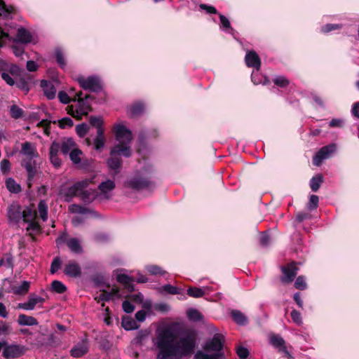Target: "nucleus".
I'll use <instances>...</instances> for the list:
<instances>
[{"label": "nucleus", "mask_w": 359, "mask_h": 359, "mask_svg": "<svg viewBox=\"0 0 359 359\" xmlns=\"http://www.w3.org/2000/svg\"><path fill=\"white\" fill-rule=\"evenodd\" d=\"M176 336L173 329L165 327L158 329L154 345L158 350L157 359H181L191 355L196 345V335L193 332L182 334L175 343Z\"/></svg>", "instance_id": "1"}, {"label": "nucleus", "mask_w": 359, "mask_h": 359, "mask_svg": "<svg viewBox=\"0 0 359 359\" xmlns=\"http://www.w3.org/2000/svg\"><path fill=\"white\" fill-rule=\"evenodd\" d=\"M115 136L118 144L111 149L110 158L107 161V165L114 171L115 174H117L119 172L121 165L120 155L122 154L125 157L131 156L130 144L133 136L130 130L121 125L116 126Z\"/></svg>", "instance_id": "2"}, {"label": "nucleus", "mask_w": 359, "mask_h": 359, "mask_svg": "<svg viewBox=\"0 0 359 359\" xmlns=\"http://www.w3.org/2000/svg\"><path fill=\"white\" fill-rule=\"evenodd\" d=\"M90 97L88 95H86L83 97L81 91L77 93L72 99L74 102H77V103L75 105L72 104L67 107L68 113L76 119H81L83 116H86L92 110L88 102V99Z\"/></svg>", "instance_id": "3"}, {"label": "nucleus", "mask_w": 359, "mask_h": 359, "mask_svg": "<svg viewBox=\"0 0 359 359\" xmlns=\"http://www.w3.org/2000/svg\"><path fill=\"white\" fill-rule=\"evenodd\" d=\"M153 186L154 182L149 173L143 170L136 172L124 182L125 187L137 191L149 189Z\"/></svg>", "instance_id": "4"}, {"label": "nucleus", "mask_w": 359, "mask_h": 359, "mask_svg": "<svg viewBox=\"0 0 359 359\" xmlns=\"http://www.w3.org/2000/svg\"><path fill=\"white\" fill-rule=\"evenodd\" d=\"M224 343V336L221 334H215L211 339L205 342L203 349L208 353L212 352V355H219V358H221L224 356L222 351Z\"/></svg>", "instance_id": "5"}, {"label": "nucleus", "mask_w": 359, "mask_h": 359, "mask_svg": "<svg viewBox=\"0 0 359 359\" xmlns=\"http://www.w3.org/2000/svg\"><path fill=\"white\" fill-rule=\"evenodd\" d=\"M57 246L66 243L70 251L75 254H81L83 252V248L81 241L77 238H67L66 232L62 233L55 240Z\"/></svg>", "instance_id": "6"}, {"label": "nucleus", "mask_w": 359, "mask_h": 359, "mask_svg": "<svg viewBox=\"0 0 359 359\" xmlns=\"http://www.w3.org/2000/svg\"><path fill=\"white\" fill-rule=\"evenodd\" d=\"M2 343H4L2 355L6 359L20 358L27 351V348L23 345L8 344L6 341H3Z\"/></svg>", "instance_id": "7"}, {"label": "nucleus", "mask_w": 359, "mask_h": 359, "mask_svg": "<svg viewBox=\"0 0 359 359\" xmlns=\"http://www.w3.org/2000/svg\"><path fill=\"white\" fill-rule=\"evenodd\" d=\"M90 123L97 128V137L94 140V147L96 150H100L105 144L102 119L98 117L91 116L90 118Z\"/></svg>", "instance_id": "8"}, {"label": "nucleus", "mask_w": 359, "mask_h": 359, "mask_svg": "<svg viewBox=\"0 0 359 359\" xmlns=\"http://www.w3.org/2000/svg\"><path fill=\"white\" fill-rule=\"evenodd\" d=\"M80 86L84 89L92 92H99L102 90V85L98 77L90 76L87 78L84 76H79L77 78Z\"/></svg>", "instance_id": "9"}, {"label": "nucleus", "mask_w": 359, "mask_h": 359, "mask_svg": "<svg viewBox=\"0 0 359 359\" xmlns=\"http://www.w3.org/2000/svg\"><path fill=\"white\" fill-rule=\"evenodd\" d=\"M280 269L283 276H280V280L283 284L291 283L295 278L299 271V268L296 266L294 262H291L286 266H283Z\"/></svg>", "instance_id": "10"}, {"label": "nucleus", "mask_w": 359, "mask_h": 359, "mask_svg": "<svg viewBox=\"0 0 359 359\" xmlns=\"http://www.w3.org/2000/svg\"><path fill=\"white\" fill-rule=\"evenodd\" d=\"M336 149L337 146L335 144H330L323 147L313 156V165L320 166L323 161L328 158L336 151Z\"/></svg>", "instance_id": "11"}, {"label": "nucleus", "mask_w": 359, "mask_h": 359, "mask_svg": "<svg viewBox=\"0 0 359 359\" xmlns=\"http://www.w3.org/2000/svg\"><path fill=\"white\" fill-rule=\"evenodd\" d=\"M21 207L18 203H13L8 208V218L11 224H18L22 219Z\"/></svg>", "instance_id": "12"}, {"label": "nucleus", "mask_w": 359, "mask_h": 359, "mask_svg": "<svg viewBox=\"0 0 359 359\" xmlns=\"http://www.w3.org/2000/svg\"><path fill=\"white\" fill-rule=\"evenodd\" d=\"M20 153L26 157L23 161H32L39 156L36 147L29 142L22 144Z\"/></svg>", "instance_id": "13"}, {"label": "nucleus", "mask_w": 359, "mask_h": 359, "mask_svg": "<svg viewBox=\"0 0 359 359\" xmlns=\"http://www.w3.org/2000/svg\"><path fill=\"white\" fill-rule=\"evenodd\" d=\"M88 340L86 337L71 349L70 353L73 357L80 358L86 354L88 352Z\"/></svg>", "instance_id": "14"}, {"label": "nucleus", "mask_w": 359, "mask_h": 359, "mask_svg": "<svg viewBox=\"0 0 359 359\" xmlns=\"http://www.w3.org/2000/svg\"><path fill=\"white\" fill-rule=\"evenodd\" d=\"M64 273L68 276L77 278L81 275V269L77 262L70 261L65 265Z\"/></svg>", "instance_id": "15"}, {"label": "nucleus", "mask_w": 359, "mask_h": 359, "mask_svg": "<svg viewBox=\"0 0 359 359\" xmlns=\"http://www.w3.org/2000/svg\"><path fill=\"white\" fill-rule=\"evenodd\" d=\"M43 302L44 299L43 297L35 294H31L29 297L27 302L19 304L18 307L25 310H33L37 304H42Z\"/></svg>", "instance_id": "16"}, {"label": "nucleus", "mask_w": 359, "mask_h": 359, "mask_svg": "<svg viewBox=\"0 0 359 359\" xmlns=\"http://www.w3.org/2000/svg\"><path fill=\"white\" fill-rule=\"evenodd\" d=\"M246 65L259 70L261 67V60L257 53L253 50L247 53L245 57Z\"/></svg>", "instance_id": "17"}, {"label": "nucleus", "mask_w": 359, "mask_h": 359, "mask_svg": "<svg viewBox=\"0 0 359 359\" xmlns=\"http://www.w3.org/2000/svg\"><path fill=\"white\" fill-rule=\"evenodd\" d=\"M22 165L27 172V184L31 187L33 179L36 173L34 161H23Z\"/></svg>", "instance_id": "18"}, {"label": "nucleus", "mask_w": 359, "mask_h": 359, "mask_svg": "<svg viewBox=\"0 0 359 359\" xmlns=\"http://www.w3.org/2000/svg\"><path fill=\"white\" fill-rule=\"evenodd\" d=\"M41 87L43 89L44 95L48 99L52 100L55 97L56 89L50 81L45 80L41 81Z\"/></svg>", "instance_id": "19"}, {"label": "nucleus", "mask_w": 359, "mask_h": 359, "mask_svg": "<svg viewBox=\"0 0 359 359\" xmlns=\"http://www.w3.org/2000/svg\"><path fill=\"white\" fill-rule=\"evenodd\" d=\"M115 188V183L113 180H107L105 182H102L99 186L98 189L100 191V195L104 198H109L108 193L112 191Z\"/></svg>", "instance_id": "20"}, {"label": "nucleus", "mask_w": 359, "mask_h": 359, "mask_svg": "<svg viewBox=\"0 0 359 359\" xmlns=\"http://www.w3.org/2000/svg\"><path fill=\"white\" fill-rule=\"evenodd\" d=\"M32 36L29 30L25 28H19L16 35L15 41L22 43H28L32 42Z\"/></svg>", "instance_id": "21"}, {"label": "nucleus", "mask_w": 359, "mask_h": 359, "mask_svg": "<svg viewBox=\"0 0 359 359\" xmlns=\"http://www.w3.org/2000/svg\"><path fill=\"white\" fill-rule=\"evenodd\" d=\"M117 280L124 285L128 291L133 292L134 290V285H133L134 280L132 277L126 274H119L117 276Z\"/></svg>", "instance_id": "22"}, {"label": "nucleus", "mask_w": 359, "mask_h": 359, "mask_svg": "<svg viewBox=\"0 0 359 359\" xmlns=\"http://www.w3.org/2000/svg\"><path fill=\"white\" fill-rule=\"evenodd\" d=\"M18 323L20 325H38L37 320L32 317V316H28L25 314H20L18 319Z\"/></svg>", "instance_id": "23"}, {"label": "nucleus", "mask_w": 359, "mask_h": 359, "mask_svg": "<svg viewBox=\"0 0 359 359\" xmlns=\"http://www.w3.org/2000/svg\"><path fill=\"white\" fill-rule=\"evenodd\" d=\"M78 193L79 192L73 185L65 190L61 191L60 195L64 198L65 201L70 202Z\"/></svg>", "instance_id": "24"}, {"label": "nucleus", "mask_w": 359, "mask_h": 359, "mask_svg": "<svg viewBox=\"0 0 359 359\" xmlns=\"http://www.w3.org/2000/svg\"><path fill=\"white\" fill-rule=\"evenodd\" d=\"M28 226L26 228L29 235L34 238V235L39 234L41 231L40 225L39 224L36 219L27 223Z\"/></svg>", "instance_id": "25"}, {"label": "nucleus", "mask_w": 359, "mask_h": 359, "mask_svg": "<svg viewBox=\"0 0 359 359\" xmlns=\"http://www.w3.org/2000/svg\"><path fill=\"white\" fill-rule=\"evenodd\" d=\"M231 315L233 320L238 325H244L248 323V318L240 311L233 310Z\"/></svg>", "instance_id": "26"}, {"label": "nucleus", "mask_w": 359, "mask_h": 359, "mask_svg": "<svg viewBox=\"0 0 359 359\" xmlns=\"http://www.w3.org/2000/svg\"><path fill=\"white\" fill-rule=\"evenodd\" d=\"M30 287V283L28 281H23L20 285L14 286L12 287V291L15 294L22 295L28 292Z\"/></svg>", "instance_id": "27"}, {"label": "nucleus", "mask_w": 359, "mask_h": 359, "mask_svg": "<svg viewBox=\"0 0 359 359\" xmlns=\"http://www.w3.org/2000/svg\"><path fill=\"white\" fill-rule=\"evenodd\" d=\"M76 144L72 138L64 140L60 145V149L63 154L70 153L74 149Z\"/></svg>", "instance_id": "28"}, {"label": "nucleus", "mask_w": 359, "mask_h": 359, "mask_svg": "<svg viewBox=\"0 0 359 359\" xmlns=\"http://www.w3.org/2000/svg\"><path fill=\"white\" fill-rule=\"evenodd\" d=\"M323 182V177L320 174L313 176L310 180V187L313 191L316 192Z\"/></svg>", "instance_id": "29"}, {"label": "nucleus", "mask_w": 359, "mask_h": 359, "mask_svg": "<svg viewBox=\"0 0 359 359\" xmlns=\"http://www.w3.org/2000/svg\"><path fill=\"white\" fill-rule=\"evenodd\" d=\"M22 219L25 223L36 219V212L29 208H27L22 212Z\"/></svg>", "instance_id": "30"}, {"label": "nucleus", "mask_w": 359, "mask_h": 359, "mask_svg": "<svg viewBox=\"0 0 359 359\" xmlns=\"http://www.w3.org/2000/svg\"><path fill=\"white\" fill-rule=\"evenodd\" d=\"M38 212L43 221L48 219V206L44 201H41L38 204Z\"/></svg>", "instance_id": "31"}, {"label": "nucleus", "mask_w": 359, "mask_h": 359, "mask_svg": "<svg viewBox=\"0 0 359 359\" xmlns=\"http://www.w3.org/2000/svg\"><path fill=\"white\" fill-rule=\"evenodd\" d=\"M6 184L7 189L12 193H19L21 191L20 186L12 178H8Z\"/></svg>", "instance_id": "32"}, {"label": "nucleus", "mask_w": 359, "mask_h": 359, "mask_svg": "<svg viewBox=\"0 0 359 359\" xmlns=\"http://www.w3.org/2000/svg\"><path fill=\"white\" fill-rule=\"evenodd\" d=\"M187 294L191 297L199 298L204 296L205 292L201 288L191 287L187 290Z\"/></svg>", "instance_id": "33"}, {"label": "nucleus", "mask_w": 359, "mask_h": 359, "mask_svg": "<svg viewBox=\"0 0 359 359\" xmlns=\"http://www.w3.org/2000/svg\"><path fill=\"white\" fill-rule=\"evenodd\" d=\"M2 266H5L7 268L13 269V256L10 253H6L4 255V257L0 259V267Z\"/></svg>", "instance_id": "34"}, {"label": "nucleus", "mask_w": 359, "mask_h": 359, "mask_svg": "<svg viewBox=\"0 0 359 359\" xmlns=\"http://www.w3.org/2000/svg\"><path fill=\"white\" fill-rule=\"evenodd\" d=\"M82 155L81 150L74 148L69 153V158L74 164H79L81 163V156Z\"/></svg>", "instance_id": "35"}, {"label": "nucleus", "mask_w": 359, "mask_h": 359, "mask_svg": "<svg viewBox=\"0 0 359 359\" xmlns=\"http://www.w3.org/2000/svg\"><path fill=\"white\" fill-rule=\"evenodd\" d=\"M51 289L57 293L62 294L66 291L67 287L62 282L59 280H54L52 282Z\"/></svg>", "instance_id": "36"}, {"label": "nucleus", "mask_w": 359, "mask_h": 359, "mask_svg": "<svg viewBox=\"0 0 359 359\" xmlns=\"http://www.w3.org/2000/svg\"><path fill=\"white\" fill-rule=\"evenodd\" d=\"M219 355L208 354L202 351H198L194 357V359H219Z\"/></svg>", "instance_id": "37"}, {"label": "nucleus", "mask_w": 359, "mask_h": 359, "mask_svg": "<svg viewBox=\"0 0 359 359\" xmlns=\"http://www.w3.org/2000/svg\"><path fill=\"white\" fill-rule=\"evenodd\" d=\"M144 111V105L142 103H136L130 107V115L136 116L140 115Z\"/></svg>", "instance_id": "38"}, {"label": "nucleus", "mask_w": 359, "mask_h": 359, "mask_svg": "<svg viewBox=\"0 0 359 359\" xmlns=\"http://www.w3.org/2000/svg\"><path fill=\"white\" fill-rule=\"evenodd\" d=\"M273 83L278 87L285 88L290 84L289 80L283 76H277L273 79Z\"/></svg>", "instance_id": "39"}, {"label": "nucleus", "mask_w": 359, "mask_h": 359, "mask_svg": "<svg viewBox=\"0 0 359 359\" xmlns=\"http://www.w3.org/2000/svg\"><path fill=\"white\" fill-rule=\"evenodd\" d=\"M12 118L18 119L23 116V110L17 105H12L10 109Z\"/></svg>", "instance_id": "40"}, {"label": "nucleus", "mask_w": 359, "mask_h": 359, "mask_svg": "<svg viewBox=\"0 0 359 359\" xmlns=\"http://www.w3.org/2000/svg\"><path fill=\"white\" fill-rule=\"evenodd\" d=\"M270 342L275 347L283 346L284 348L285 349V347L284 346L285 341L281 337L278 335L271 336L270 338Z\"/></svg>", "instance_id": "41"}, {"label": "nucleus", "mask_w": 359, "mask_h": 359, "mask_svg": "<svg viewBox=\"0 0 359 359\" xmlns=\"http://www.w3.org/2000/svg\"><path fill=\"white\" fill-rule=\"evenodd\" d=\"M13 7L7 6L5 1H0V16L7 18L13 11Z\"/></svg>", "instance_id": "42"}, {"label": "nucleus", "mask_w": 359, "mask_h": 359, "mask_svg": "<svg viewBox=\"0 0 359 359\" xmlns=\"http://www.w3.org/2000/svg\"><path fill=\"white\" fill-rule=\"evenodd\" d=\"M188 318L194 321H199L202 319L201 313L195 309H191L187 312Z\"/></svg>", "instance_id": "43"}, {"label": "nucleus", "mask_w": 359, "mask_h": 359, "mask_svg": "<svg viewBox=\"0 0 359 359\" xmlns=\"http://www.w3.org/2000/svg\"><path fill=\"white\" fill-rule=\"evenodd\" d=\"M342 27L341 24H327L321 27V32L327 34L332 31L339 29Z\"/></svg>", "instance_id": "44"}, {"label": "nucleus", "mask_w": 359, "mask_h": 359, "mask_svg": "<svg viewBox=\"0 0 359 359\" xmlns=\"http://www.w3.org/2000/svg\"><path fill=\"white\" fill-rule=\"evenodd\" d=\"M97 194L94 191H83L81 193V198L85 202H90L94 200Z\"/></svg>", "instance_id": "45"}, {"label": "nucleus", "mask_w": 359, "mask_h": 359, "mask_svg": "<svg viewBox=\"0 0 359 359\" xmlns=\"http://www.w3.org/2000/svg\"><path fill=\"white\" fill-rule=\"evenodd\" d=\"M122 325L126 330H132L137 328L135 321L131 318L123 319Z\"/></svg>", "instance_id": "46"}, {"label": "nucleus", "mask_w": 359, "mask_h": 359, "mask_svg": "<svg viewBox=\"0 0 359 359\" xmlns=\"http://www.w3.org/2000/svg\"><path fill=\"white\" fill-rule=\"evenodd\" d=\"M294 287L298 290H305L307 287L305 278L302 276H298L294 282Z\"/></svg>", "instance_id": "47"}, {"label": "nucleus", "mask_w": 359, "mask_h": 359, "mask_svg": "<svg viewBox=\"0 0 359 359\" xmlns=\"http://www.w3.org/2000/svg\"><path fill=\"white\" fill-rule=\"evenodd\" d=\"M88 131V126L86 123H81L76 126V132L77 135L81 137H83Z\"/></svg>", "instance_id": "48"}, {"label": "nucleus", "mask_w": 359, "mask_h": 359, "mask_svg": "<svg viewBox=\"0 0 359 359\" xmlns=\"http://www.w3.org/2000/svg\"><path fill=\"white\" fill-rule=\"evenodd\" d=\"M55 58L57 64L60 67L64 69L66 67V62L63 55V53L60 50H57L55 51Z\"/></svg>", "instance_id": "49"}, {"label": "nucleus", "mask_w": 359, "mask_h": 359, "mask_svg": "<svg viewBox=\"0 0 359 359\" xmlns=\"http://www.w3.org/2000/svg\"><path fill=\"white\" fill-rule=\"evenodd\" d=\"M74 122L71 118L65 117L58 121V126L61 128H71Z\"/></svg>", "instance_id": "50"}, {"label": "nucleus", "mask_w": 359, "mask_h": 359, "mask_svg": "<svg viewBox=\"0 0 359 359\" xmlns=\"http://www.w3.org/2000/svg\"><path fill=\"white\" fill-rule=\"evenodd\" d=\"M319 198L316 195H311L308 203V208L311 210H316L318 206Z\"/></svg>", "instance_id": "51"}, {"label": "nucleus", "mask_w": 359, "mask_h": 359, "mask_svg": "<svg viewBox=\"0 0 359 359\" xmlns=\"http://www.w3.org/2000/svg\"><path fill=\"white\" fill-rule=\"evenodd\" d=\"M147 270L151 275H163L165 273L162 269L156 265L148 266Z\"/></svg>", "instance_id": "52"}, {"label": "nucleus", "mask_w": 359, "mask_h": 359, "mask_svg": "<svg viewBox=\"0 0 359 359\" xmlns=\"http://www.w3.org/2000/svg\"><path fill=\"white\" fill-rule=\"evenodd\" d=\"M61 263H62L61 259L59 257H55L51 263V265H50V273L53 274L56 273L58 271V269L60 268Z\"/></svg>", "instance_id": "53"}, {"label": "nucleus", "mask_w": 359, "mask_h": 359, "mask_svg": "<svg viewBox=\"0 0 359 359\" xmlns=\"http://www.w3.org/2000/svg\"><path fill=\"white\" fill-rule=\"evenodd\" d=\"M95 299L97 302H100V301L108 302L111 299H112V293L103 291L99 296L96 297Z\"/></svg>", "instance_id": "54"}, {"label": "nucleus", "mask_w": 359, "mask_h": 359, "mask_svg": "<svg viewBox=\"0 0 359 359\" xmlns=\"http://www.w3.org/2000/svg\"><path fill=\"white\" fill-rule=\"evenodd\" d=\"M69 210L72 212H76L80 214H86L88 212V208L75 204L69 206Z\"/></svg>", "instance_id": "55"}, {"label": "nucleus", "mask_w": 359, "mask_h": 359, "mask_svg": "<svg viewBox=\"0 0 359 359\" xmlns=\"http://www.w3.org/2000/svg\"><path fill=\"white\" fill-rule=\"evenodd\" d=\"M291 318L292 321L298 325H302V318L301 316V313L297 310L294 309L291 312Z\"/></svg>", "instance_id": "56"}, {"label": "nucleus", "mask_w": 359, "mask_h": 359, "mask_svg": "<svg viewBox=\"0 0 359 359\" xmlns=\"http://www.w3.org/2000/svg\"><path fill=\"white\" fill-rule=\"evenodd\" d=\"M90 182V181L89 180H84L75 183L74 187L77 190V191L79 192L86 189L89 185Z\"/></svg>", "instance_id": "57"}, {"label": "nucleus", "mask_w": 359, "mask_h": 359, "mask_svg": "<svg viewBox=\"0 0 359 359\" xmlns=\"http://www.w3.org/2000/svg\"><path fill=\"white\" fill-rule=\"evenodd\" d=\"M163 290L171 294H177L180 293L179 288L169 284L163 285Z\"/></svg>", "instance_id": "58"}, {"label": "nucleus", "mask_w": 359, "mask_h": 359, "mask_svg": "<svg viewBox=\"0 0 359 359\" xmlns=\"http://www.w3.org/2000/svg\"><path fill=\"white\" fill-rule=\"evenodd\" d=\"M60 149V143L56 142V141H54L51 144V145H50V149H49V156H50V155H53V156L57 155Z\"/></svg>", "instance_id": "59"}, {"label": "nucleus", "mask_w": 359, "mask_h": 359, "mask_svg": "<svg viewBox=\"0 0 359 359\" xmlns=\"http://www.w3.org/2000/svg\"><path fill=\"white\" fill-rule=\"evenodd\" d=\"M11 330V327H10V325H7L6 323L3 321L0 322V336L9 334Z\"/></svg>", "instance_id": "60"}, {"label": "nucleus", "mask_w": 359, "mask_h": 359, "mask_svg": "<svg viewBox=\"0 0 359 359\" xmlns=\"http://www.w3.org/2000/svg\"><path fill=\"white\" fill-rule=\"evenodd\" d=\"M236 353L241 359H245L249 355L248 350L243 346H240L237 348Z\"/></svg>", "instance_id": "61"}, {"label": "nucleus", "mask_w": 359, "mask_h": 359, "mask_svg": "<svg viewBox=\"0 0 359 359\" xmlns=\"http://www.w3.org/2000/svg\"><path fill=\"white\" fill-rule=\"evenodd\" d=\"M58 98L63 104H68L72 100L68 94L65 91H60L58 93Z\"/></svg>", "instance_id": "62"}, {"label": "nucleus", "mask_w": 359, "mask_h": 359, "mask_svg": "<svg viewBox=\"0 0 359 359\" xmlns=\"http://www.w3.org/2000/svg\"><path fill=\"white\" fill-rule=\"evenodd\" d=\"M219 19H220V26L221 27L224 29H231V23L227 18H226L224 15L220 14L219 15Z\"/></svg>", "instance_id": "63"}, {"label": "nucleus", "mask_w": 359, "mask_h": 359, "mask_svg": "<svg viewBox=\"0 0 359 359\" xmlns=\"http://www.w3.org/2000/svg\"><path fill=\"white\" fill-rule=\"evenodd\" d=\"M122 307L123 311L127 313L133 312L135 309V306L129 301L127 300L123 302Z\"/></svg>", "instance_id": "64"}]
</instances>
